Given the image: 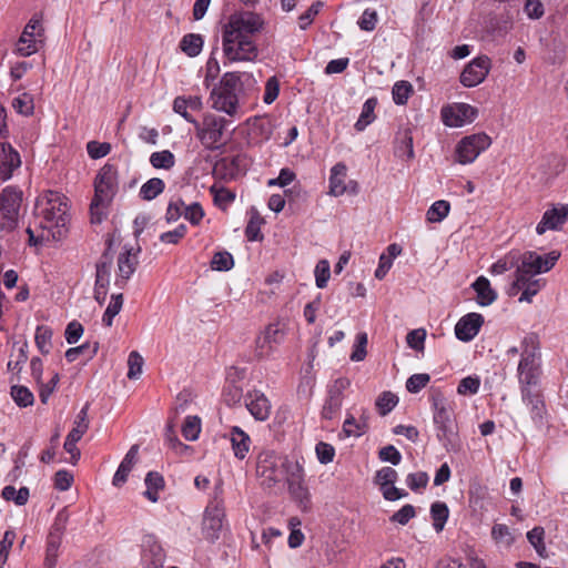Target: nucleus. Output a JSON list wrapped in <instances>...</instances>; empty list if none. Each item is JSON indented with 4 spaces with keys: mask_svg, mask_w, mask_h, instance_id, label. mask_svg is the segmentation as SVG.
Masks as SVG:
<instances>
[{
    "mask_svg": "<svg viewBox=\"0 0 568 568\" xmlns=\"http://www.w3.org/2000/svg\"><path fill=\"white\" fill-rule=\"evenodd\" d=\"M471 287L477 294L476 301L480 306H488L497 298V293L491 288L490 282L485 276H479L471 284Z\"/></svg>",
    "mask_w": 568,
    "mask_h": 568,
    "instance_id": "29",
    "label": "nucleus"
},
{
    "mask_svg": "<svg viewBox=\"0 0 568 568\" xmlns=\"http://www.w3.org/2000/svg\"><path fill=\"white\" fill-rule=\"evenodd\" d=\"M286 331L280 322L270 323L255 338V355L258 358L270 357L284 342Z\"/></svg>",
    "mask_w": 568,
    "mask_h": 568,
    "instance_id": "11",
    "label": "nucleus"
},
{
    "mask_svg": "<svg viewBox=\"0 0 568 568\" xmlns=\"http://www.w3.org/2000/svg\"><path fill=\"white\" fill-rule=\"evenodd\" d=\"M138 452H139L138 445H133L128 450L126 455L124 456L123 460L120 463V465L113 476L112 484L114 486L120 487L126 481L128 476H129L130 471L132 470V467L136 460Z\"/></svg>",
    "mask_w": 568,
    "mask_h": 568,
    "instance_id": "28",
    "label": "nucleus"
},
{
    "mask_svg": "<svg viewBox=\"0 0 568 568\" xmlns=\"http://www.w3.org/2000/svg\"><path fill=\"white\" fill-rule=\"evenodd\" d=\"M288 494L298 509L308 513L312 509V495L305 481L303 465H292L290 477L286 478Z\"/></svg>",
    "mask_w": 568,
    "mask_h": 568,
    "instance_id": "8",
    "label": "nucleus"
},
{
    "mask_svg": "<svg viewBox=\"0 0 568 568\" xmlns=\"http://www.w3.org/2000/svg\"><path fill=\"white\" fill-rule=\"evenodd\" d=\"M88 410H89V404L87 403L78 413L75 420H74V426L69 433V434H75V437L79 439H81L82 436L89 429Z\"/></svg>",
    "mask_w": 568,
    "mask_h": 568,
    "instance_id": "54",
    "label": "nucleus"
},
{
    "mask_svg": "<svg viewBox=\"0 0 568 568\" xmlns=\"http://www.w3.org/2000/svg\"><path fill=\"white\" fill-rule=\"evenodd\" d=\"M433 422L436 437L446 452H458L460 442L457 425L453 418V408L442 394L432 396Z\"/></svg>",
    "mask_w": 568,
    "mask_h": 568,
    "instance_id": "4",
    "label": "nucleus"
},
{
    "mask_svg": "<svg viewBox=\"0 0 568 568\" xmlns=\"http://www.w3.org/2000/svg\"><path fill=\"white\" fill-rule=\"evenodd\" d=\"M203 43L204 41L201 34L189 33L182 38L180 48L186 55L193 58L200 54Z\"/></svg>",
    "mask_w": 568,
    "mask_h": 568,
    "instance_id": "39",
    "label": "nucleus"
},
{
    "mask_svg": "<svg viewBox=\"0 0 568 568\" xmlns=\"http://www.w3.org/2000/svg\"><path fill=\"white\" fill-rule=\"evenodd\" d=\"M183 217L192 225H199L204 217L203 207L199 202H193L190 205L184 204Z\"/></svg>",
    "mask_w": 568,
    "mask_h": 568,
    "instance_id": "60",
    "label": "nucleus"
},
{
    "mask_svg": "<svg viewBox=\"0 0 568 568\" xmlns=\"http://www.w3.org/2000/svg\"><path fill=\"white\" fill-rule=\"evenodd\" d=\"M112 268V260L104 254L95 265V286L108 287Z\"/></svg>",
    "mask_w": 568,
    "mask_h": 568,
    "instance_id": "34",
    "label": "nucleus"
},
{
    "mask_svg": "<svg viewBox=\"0 0 568 568\" xmlns=\"http://www.w3.org/2000/svg\"><path fill=\"white\" fill-rule=\"evenodd\" d=\"M61 536H62V528L58 526V524H54L52 527V530L50 531V535L48 537V545H47V561L54 560L58 554V549L60 547L61 542Z\"/></svg>",
    "mask_w": 568,
    "mask_h": 568,
    "instance_id": "51",
    "label": "nucleus"
},
{
    "mask_svg": "<svg viewBox=\"0 0 568 568\" xmlns=\"http://www.w3.org/2000/svg\"><path fill=\"white\" fill-rule=\"evenodd\" d=\"M10 394L14 403L20 407L31 406L34 402L33 394L26 386L14 385L11 387Z\"/></svg>",
    "mask_w": 568,
    "mask_h": 568,
    "instance_id": "48",
    "label": "nucleus"
},
{
    "mask_svg": "<svg viewBox=\"0 0 568 568\" xmlns=\"http://www.w3.org/2000/svg\"><path fill=\"white\" fill-rule=\"evenodd\" d=\"M347 166L343 162L336 163L331 169L328 194L335 197L346 193Z\"/></svg>",
    "mask_w": 568,
    "mask_h": 568,
    "instance_id": "27",
    "label": "nucleus"
},
{
    "mask_svg": "<svg viewBox=\"0 0 568 568\" xmlns=\"http://www.w3.org/2000/svg\"><path fill=\"white\" fill-rule=\"evenodd\" d=\"M484 324V316L479 313H468L459 318L455 325V335L462 342L473 341Z\"/></svg>",
    "mask_w": 568,
    "mask_h": 568,
    "instance_id": "20",
    "label": "nucleus"
},
{
    "mask_svg": "<svg viewBox=\"0 0 568 568\" xmlns=\"http://www.w3.org/2000/svg\"><path fill=\"white\" fill-rule=\"evenodd\" d=\"M491 537L499 546L504 548L510 547L515 538L507 525L495 524L491 528Z\"/></svg>",
    "mask_w": 568,
    "mask_h": 568,
    "instance_id": "43",
    "label": "nucleus"
},
{
    "mask_svg": "<svg viewBox=\"0 0 568 568\" xmlns=\"http://www.w3.org/2000/svg\"><path fill=\"white\" fill-rule=\"evenodd\" d=\"M378 14L374 9H365L362 13L361 18L357 21V24L363 31H373L377 24Z\"/></svg>",
    "mask_w": 568,
    "mask_h": 568,
    "instance_id": "63",
    "label": "nucleus"
},
{
    "mask_svg": "<svg viewBox=\"0 0 568 568\" xmlns=\"http://www.w3.org/2000/svg\"><path fill=\"white\" fill-rule=\"evenodd\" d=\"M150 163L154 169L170 170L175 164V156L169 150L153 152L150 156Z\"/></svg>",
    "mask_w": 568,
    "mask_h": 568,
    "instance_id": "44",
    "label": "nucleus"
},
{
    "mask_svg": "<svg viewBox=\"0 0 568 568\" xmlns=\"http://www.w3.org/2000/svg\"><path fill=\"white\" fill-rule=\"evenodd\" d=\"M490 145L491 139L484 132L467 135L456 145V161L460 164H470Z\"/></svg>",
    "mask_w": 568,
    "mask_h": 568,
    "instance_id": "10",
    "label": "nucleus"
},
{
    "mask_svg": "<svg viewBox=\"0 0 568 568\" xmlns=\"http://www.w3.org/2000/svg\"><path fill=\"white\" fill-rule=\"evenodd\" d=\"M141 248L138 246L134 248L133 246L128 247L125 245L123 247V252L119 254L118 257V277L115 280V284L118 286H123L124 283L131 277V275L135 272L138 261V254Z\"/></svg>",
    "mask_w": 568,
    "mask_h": 568,
    "instance_id": "19",
    "label": "nucleus"
},
{
    "mask_svg": "<svg viewBox=\"0 0 568 568\" xmlns=\"http://www.w3.org/2000/svg\"><path fill=\"white\" fill-rule=\"evenodd\" d=\"M490 67L491 62L487 55L473 59L460 74L462 84L467 88L480 84L489 73Z\"/></svg>",
    "mask_w": 568,
    "mask_h": 568,
    "instance_id": "17",
    "label": "nucleus"
},
{
    "mask_svg": "<svg viewBox=\"0 0 568 568\" xmlns=\"http://www.w3.org/2000/svg\"><path fill=\"white\" fill-rule=\"evenodd\" d=\"M68 200L55 191H47L37 200L36 212L39 226L42 229L41 240H61L67 233Z\"/></svg>",
    "mask_w": 568,
    "mask_h": 568,
    "instance_id": "3",
    "label": "nucleus"
},
{
    "mask_svg": "<svg viewBox=\"0 0 568 568\" xmlns=\"http://www.w3.org/2000/svg\"><path fill=\"white\" fill-rule=\"evenodd\" d=\"M394 154L403 161H410L414 159L413 136L409 130H405L396 138Z\"/></svg>",
    "mask_w": 568,
    "mask_h": 568,
    "instance_id": "31",
    "label": "nucleus"
},
{
    "mask_svg": "<svg viewBox=\"0 0 568 568\" xmlns=\"http://www.w3.org/2000/svg\"><path fill=\"white\" fill-rule=\"evenodd\" d=\"M280 93V80L277 77L273 75L267 79L265 83L264 94H263V102L265 104H272Z\"/></svg>",
    "mask_w": 568,
    "mask_h": 568,
    "instance_id": "62",
    "label": "nucleus"
},
{
    "mask_svg": "<svg viewBox=\"0 0 568 568\" xmlns=\"http://www.w3.org/2000/svg\"><path fill=\"white\" fill-rule=\"evenodd\" d=\"M568 220V204H564L560 206H554L550 210H547L540 220V222L536 226V232L539 235H542L548 230L557 231L561 229V226Z\"/></svg>",
    "mask_w": 568,
    "mask_h": 568,
    "instance_id": "22",
    "label": "nucleus"
},
{
    "mask_svg": "<svg viewBox=\"0 0 568 568\" xmlns=\"http://www.w3.org/2000/svg\"><path fill=\"white\" fill-rule=\"evenodd\" d=\"M545 530L542 527H534L531 530L527 532V539L530 545L535 548L536 552L545 558L547 557V550L544 542Z\"/></svg>",
    "mask_w": 568,
    "mask_h": 568,
    "instance_id": "47",
    "label": "nucleus"
},
{
    "mask_svg": "<svg viewBox=\"0 0 568 568\" xmlns=\"http://www.w3.org/2000/svg\"><path fill=\"white\" fill-rule=\"evenodd\" d=\"M397 403L398 397L395 394H393L392 392H384L378 396L376 400V406L378 408L379 414L382 416H385L394 409Z\"/></svg>",
    "mask_w": 568,
    "mask_h": 568,
    "instance_id": "55",
    "label": "nucleus"
},
{
    "mask_svg": "<svg viewBox=\"0 0 568 568\" xmlns=\"http://www.w3.org/2000/svg\"><path fill=\"white\" fill-rule=\"evenodd\" d=\"M143 364H144V359L140 355V353H138L136 351H132L129 354V358H128V366H129L128 378L129 379L139 378V376L142 373Z\"/></svg>",
    "mask_w": 568,
    "mask_h": 568,
    "instance_id": "58",
    "label": "nucleus"
},
{
    "mask_svg": "<svg viewBox=\"0 0 568 568\" xmlns=\"http://www.w3.org/2000/svg\"><path fill=\"white\" fill-rule=\"evenodd\" d=\"M392 93L393 100L397 105L405 104L413 93V85L407 81H399L395 83Z\"/></svg>",
    "mask_w": 568,
    "mask_h": 568,
    "instance_id": "56",
    "label": "nucleus"
},
{
    "mask_svg": "<svg viewBox=\"0 0 568 568\" xmlns=\"http://www.w3.org/2000/svg\"><path fill=\"white\" fill-rule=\"evenodd\" d=\"M523 254L510 252L505 257L498 260L490 267V273L493 275H500L506 273L507 271L516 267L518 270V264L521 262Z\"/></svg>",
    "mask_w": 568,
    "mask_h": 568,
    "instance_id": "35",
    "label": "nucleus"
},
{
    "mask_svg": "<svg viewBox=\"0 0 568 568\" xmlns=\"http://www.w3.org/2000/svg\"><path fill=\"white\" fill-rule=\"evenodd\" d=\"M99 349V343L97 341L94 342H85L84 344L71 347L67 349L65 352V359L69 363L75 362L80 355H85L87 359L93 358V356L98 353Z\"/></svg>",
    "mask_w": 568,
    "mask_h": 568,
    "instance_id": "36",
    "label": "nucleus"
},
{
    "mask_svg": "<svg viewBox=\"0 0 568 568\" xmlns=\"http://www.w3.org/2000/svg\"><path fill=\"white\" fill-rule=\"evenodd\" d=\"M541 376V352L539 337L529 333L520 341V359L517 366L519 388L538 386Z\"/></svg>",
    "mask_w": 568,
    "mask_h": 568,
    "instance_id": "5",
    "label": "nucleus"
},
{
    "mask_svg": "<svg viewBox=\"0 0 568 568\" xmlns=\"http://www.w3.org/2000/svg\"><path fill=\"white\" fill-rule=\"evenodd\" d=\"M146 490L144 496L152 503L159 500V491L164 488V478L158 471H149L144 479Z\"/></svg>",
    "mask_w": 568,
    "mask_h": 568,
    "instance_id": "33",
    "label": "nucleus"
},
{
    "mask_svg": "<svg viewBox=\"0 0 568 568\" xmlns=\"http://www.w3.org/2000/svg\"><path fill=\"white\" fill-rule=\"evenodd\" d=\"M187 233L185 224H179L174 230L160 235V241L165 244H178Z\"/></svg>",
    "mask_w": 568,
    "mask_h": 568,
    "instance_id": "64",
    "label": "nucleus"
},
{
    "mask_svg": "<svg viewBox=\"0 0 568 568\" xmlns=\"http://www.w3.org/2000/svg\"><path fill=\"white\" fill-rule=\"evenodd\" d=\"M52 328L47 325H40L36 329V345L42 355H48L52 348Z\"/></svg>",
    "mask_w": 568,
    "mask_h": 568,
    "instance_id": "38",
    "label": "nucleus"
},
{
    "mask_svg": "<svg viewBox=\"0 0 568 568\" xmlns=\"http://www.w3.org/2000/svg\"><path fill=\"white\" fill-rule=\"evenodd\" d=\"M244 402L247 410L256 420L264 422L270 417L272 406L263 392L258 389L248 392Z\"/></svg>",
    "mask_w": 568,
    "mask_h": 568,
    "instance_id": "21",
    "label": "nucleus"
},
{
    "mask_svg": "<svg viewBox=\"0 0 568 568\" xmlns=\"http://www.w3.org/2000/svg\"><path fill=\"white\" fill-rule=\"evenodd\" d=\"M184 204V201L180 197L171 200L168 204V209L165 212V221L168 223H173L176 222L181 216H183Z\"/></svg>",
    "mask_w": 568,
    "mask_h": 568,
    "instance_id": "61",
    "label": "nucleus"
},
{
    "mask_svg": "<svg viewBox=\"0 0 568 568\" xmlns=\"http://www.w3.org/2000/svg\"><path fill=\"white\" fill-rule=\"evenodd\" d=\"M165 189V183L160 178H152L142 184L140 196L145 201H151L160 195Z\"/></svg>",
    "mask_w": 568,
    "mask_h": 568,
    "instance_id": "40",
    "label": "nucleus"
},
{
    "mask_svg": "<svg viewBox=\"0 0 568 568\" xmlns=\"http://www.w3.org/2000/svg\"><path fill=\"white\" fill-rule=\"evenodd\" d=\"M21 165V158L11 144L0 142V181H8Z\"/></svg>",
    "mask_w": 568,
    "mask_h": 568,
    "instance_id": "23",
    "label": "nucleus"
},
{
    "mask_svg": "<svg viewBox=\"0 0 568 568\" xmlns=\"http://www.w3.org/2000/svg\"><path fill=\"white\" fill-rule=\"evenodd\" d=\"M430 376L426 373L414 374L406 381V389L412 394L419 393L429 383Z\"/></svg>",
    "mask_w": 568,
    "mask_h": 568,
    "instance_id": "59",
    "label": "nucleus"
},
{
    "mask_svg": "<svg viewBox=\"0 0 568 568\" xmlns=\"http://www.w3.org/2000/svg\"><path fill=\"white\" fill-rule=\"evenodd\" d=\"M22 202V192L13 186H7L0 194V212L4 222L1 229H13L18 221L19 210Z\"/></svg>",
    "mask_w": 568,
    "mask_h": 568,
    "instance_id": "12",
    "label": "nucleus"
},
{
    "mask_svg": "<svg viewBox=\"0 0 568 568\" xmlns=\"http://www.w3.org/2000/svg\"><path fill=\"white\" fill-rule=\"evenodd\" d=\"M201 433V419L197 416H187L182 425V435L186 440H196Z\"/></svg>",
    "mask_w": 568,
    "mask_h": 568,
    "instance_id": "50",
    "label": "nucleus"
},
{
    "mask_svg": "<svg viewBox=\"0 0 568 568\" xmlns=\"http://www.w3.org/2000/svg\"><path fill=\"white\" fill-rule=\"evenodd\" d=\"M351 381L346 377H338L328 385L327 398L322 408V417L333 419L341 410L344 392L349 387Z\"/></svg>",
    "mask_w": 568,
    "mask_h": 568,
    "instance_id": "15",
    "label": "nucleus"
},
{
    "mask_svg": "<svg viewBox=\"0 0 568 568\" xmlns=\"http://www.w3.org/2000/svg\"><path fill=\"white\" fill-rule=\"evenodd\" d=\"M450 204L445 200L434 202L427 210L426 217L430 223L442 222L449 213Z\"/></svg>",
    "mask_w": 568,
    "mask_h": 568,
    "instance_id": "42",
    "label": "nucleus"
},
{
    "mask_svg": "<svg viewBox=\"0 0 568 568\" xmlns=\"http://www.w3.org/2000/svg\"><path fill=\"white\" fill-rule=\"evenodd\" d=\"M559 257L560 253L557 251H551L545 255L531 251L523 253L521 262L515 272V280L508 288V295L516 296L521 291L519 302L530 303L545 285V281L536 278V276L550 271Z\"/></svg>",
    "mask_w": 568,
    "mask_h": 568,
    "instance_id": "2",
    "label": "nucleus"
},
{
    "mask_svg": "<svg viewBox=\"0 0 568 568\" xmlns=\"http://www.w3.org/2000/svg\"><path fill=\"white\" fill-rule=\"evenodd\" d=\"M118 191V171L114 165L105 164L94 180V196L90 204L92 222L100 223L105 210Z\"/></svg>",
    "mask_w": 568,
    "mask_h": 568,
    "instance_id": "6",
    "label": "nucleus"
},
{
    "mask_svg": "<svg viewBox=\"0 0 568 568\" xmlns=\"http://www.w3.org/2000/svg\"><path fill=\"white\" fill-rule=\"evenodd\" d=\"M478 116V109H442L440 119L448 128H462L473 123Z\"/></svg>",
    "mask_w": 568,
    "mask_h": 568,
    "instance_id": "24",
    "label": "nucleus"
},
{
    "mask_svg": "<svg viewBox=\"0 0 568 568\" xmlns=\"http://www.w3.org/2000/svg\"><path fill=\"white\" fill-rule=\"evenodd\" d=\"M43 28L41 20L37 17L30 19L23 29L17 43V53L21 57H29L38 51V43L42 42Z\"/></svg>",
    "mask_w": 568,
    "mask_h": 568,
    "instance_id": "14",
    "label": "nucleus"
},
{
    "mask_svg": "<svg viewBox=\"0 0 568 568\" xmlns=\"http://www.w3.org/2000/svg\"><path fill=\"white\" fill-rule=\"evenodd\" d=\"M248 214L250 219L245 227V236L251 242L260 241L263 237L261 235V225L264 223V220L255 207H251Z\"/></svg>",
    "mask_w": 568,
    "mask_h": 568,
    "instance_id": "37",
    "label": "nucleus"
},
{
    "mask_svg": "<svg viewBox=\"0 0 568 568\" xmlns=\"http://www.w3.org/2000/svg\"><path fill=\"white\" fill-rule=\"evenodd\" d=\"M243 389L233 382L226 383L223 388V400L227 406H235L241 403Z\"/></svg>",
    "mask_w": 568,
    "mask_h": 568,
    "instance_id": "53",
    "label": "nucleus"
},
{
    "mask_svg": "<svg viewBox=\"0 0 568 568\" xmlns=\"http://www.w3.org/2000/svg\"><path fill=\"white\" fill-rule=\"evenodd\" d=\"M240 156L223 158L214 165V173L222 179L232 180L240 174Z\"/></svg>",
    "mask_w": 568,
    "mask_h": 568,
    "instance_id": "32",
    "label": "nucleus"
},
{
    "mask_svg": "<svg viewBox=\"0 0 568 568\" xmlns=\"http://www.w3.org/2000/svg\"><path fill=\"white\" fill-rule=\"evenodd\" d=\"M30 493L27 487L16 489V487L8 485L2 489V497L8 501H14L18 506H23L28 503Z\"/></svg>",
    "mask_w": 568,
    "mask_h": 568,
    "instance_id": "45",
    "label": "nucleus"
},
{
    "mask_svg": "<svg viewBox=\"0 0 568 568\" xmlns=\"http://www.w3.org/2000/svg\"><path fill=\"white\" fill-rule=\"evenodd\" d=\"M225 120L214 114H205L200 123L199 138L206 149L215 150L222 145Z\"/></svg>",
    "mask_w": 568,
    "mask_h": 568,
    "instance_id": "13",
    "label": "nucleus"
},
{
    "mask_svg": "<svg viewBox=\"0 0 568 568\" xmlns=\"http://www.w3.org/2000/svg\"><path fill=\"white\" fill-rule=\"evenodd\" d=\"M223 500L215 497L206 507L203 517V534L210 540L219 538L224 518Z\"/></svg>",
    "mask_w": 568,
    "mask_h": 568,
    "instance_id": "16",
    "label": "nucleus"
},
{
    "mask_svg": "<svg viewBox=\"0 0 568 568\" xmlns=\"http://www.w3.org/2000/svg\"><path fill=\"white\" fill-rule=\"evenodd\" d=\"M301 465L298 460H292L273 450H264L257 457L256 475L261 485L265 488H273L282 479L290 477L291 466Z\"/></svg>",
    "mask_w": 568,
    "mask_h": 568,
    "instance_id": "7",
    "label": "nucleus"
},
{
    "mask_svg": "<svg viewBox=\"0 0 568 568\" xmlns=\"http://www.w3.org/2000/svg\"><path fill=\"white\" fill-rule=\"evenodd\" d=\"M142 547V558L149 565V568H162L165 561V554L155 537L152 535L145 536Z\"/></svg>",
    "mask_w": 568,
    "mask_h": 568,
    "instance_id": "26",
    "label": "nucleus"
},
{
    "mask_svg": "<svg viewBox=\"0 0 568 568\" xmlns=\"http://www.w3.org/2000/svg\"><path fill=\"white\" fill-rule=\"evenodd\" d=\"M481 381L477 375H469L464 377L458 386L457 393L463 396L475 395L478 393Z\"/></svg>",
    "mask_w": 568,
    "mask_h": 568,
    "instance_id": "52",
    "label": "nucleus"
},
{
    "mask_svg": "<svg viewBox=\"0 0 568 568\" xmlns=\"http://www.w3.org/2000/svg\"><path fill=\"white\" fill-rule=\"evenodd\" d=\"M264 27V19L252 11L232 13L222 29V50L227 62H251L258 55L253 36Z\"/></svg>",
    "mask_w": 568,
    "mask_h": 568,
    "instance_id": "1",
    "label": "nucleus"
},
{
    "mask_svg": "<svg viewBox=\"0 0 568 568\" xmlns=\"http://www.w3.org/2000/svg\"><path fill=\"white\" fill-rule=\"evenodd\" d=\"M234 266L233 255L227 251L216 252L211 261V268L219 272L230 271Z\"/></svg>",
    "mask_w": 568,
    "mask_h": 568,
    "instance_id": "49",
    "label": "nucleus"
},
{
    "mask_svg": "<svg viewBox=\"0 0 568 568\" xmlns=\"http://www.w3.org/2000/svg\"><path fill=\"white\" fill-rule=\"evenodd\" d=\"M242 91L241 78L237 72H226L219 85L211 92L213 106H237L239 93Z\"/></svg>",
    "mask_w": 568,
    "mask_h": 568,
    "instance_id": "9",
    "label": "nucleus"
},
{
    "mask_svg": "<svg viewBox=\"0 0 568 568\" xmlns=\"http://www.w3.org/2000/svg\"><path fill=\"white\" fill-rule=\"evenodd\" d=\"M430 515L433 518V526L436 531H442L449 515L448 507L445 503L436 501L430 506Z\"/></svg>",
    "mask_w": 568,
    "mask_h": 568,
    "instance_id": "41",
    "label": "nucleus"
},
{
    "mask_svg": "<svg viewBox=\"0 0 568 568\" xmlns=\"http://www.w3.org/2000/svg\"><path fill=\"white\" fill-rule=\"evenodd\" d=\"M315 283L318 288H324L327 285V282L331 276L329 263L326 260H321L317 262L315 270Z\"/></svg>",
    "mask_w": 568,
    "mask_h": 568,
    "instance_id": "57",
    "label": "nucleus"
},
{
    "mask_svg": "<svg viewBox=\"0 0 568 568\" xmlns=\"http://www.w3.org/2000/svg\"><path fill=\"white\" fill-rule=\"evenodd\" d=\"M397 478V471L388 466L383 467L376 471L375 483L379 485L382 495L386 500L395 501L408 495L406 490L394 486Z\"/></svg>",
    "mask_w": 568,
    "mask_h": 568,
    "instance_id": "18",
    "label": "nucleus"
},
{
    "mask_svg": "<svg viewBox=\"0 0 568 568\" xmlns=\"http://www.w3.org/2000/svg\"><path fill=\"white\" fill-rule=\"evenodd\" d=\"M523 402L530 410L531 419L540 423L545 413V403L537 386L520 387Z\"/></svg>",
    "mask_w": 568,
    "mask_h": 568,
    "instance_id": "25",
    "label": "nucleus"
},
{
    "mask_svg": "<svg viewBox=\"0 0 568 568\" xmlns=\"http://www.w3.org/2000/svg\"><path fill=\"white\" fill-rule=\"evenodd\" d=\"M231 443L235 457L244 459L250 450V436L239 426H234L231 429Z\"/></svg>",
    "mask_w": 568,
    "mask_h": 568,
    "instance_id": "30",
    "label": "nucleus"
},
{
    "mask_svg": "<svg viewBox=\"0 0 568 568\" xmlns=\"http://www.w3.org/2000/svg\"><path fill=\"white\" fill-rule=\"evenodd\" d=\"M123 305V295L113 294L111 301L102 316V323L110 327L113 324V318L120 313Z\"/></svg>",
    "mask_w": 568,
    "mask_h": 568,
    "instance_id": "46",
    "label": "nucleus"
}]
</instances>
